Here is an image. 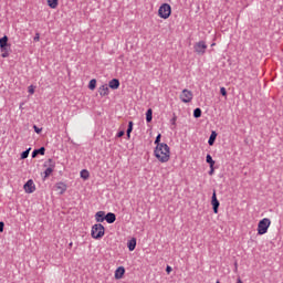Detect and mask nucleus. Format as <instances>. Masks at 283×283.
Wrapping results in <instances>:
<instances>
[{"mask_svg": "<svg viewBox=\"0 0 283 283\" xmlns=\"http://www.w3.org/2000/svg\"><path fill=\"white\" fill-rule=\"evenodd\" d=\"M216 138H218V133H216V130H212L208 140V145L213 146V144L216 143Z\"/></svg>", "mask_w": 283, "mask_h": 283, "instance_id": "nucleus-15", "label": "nucleus"}, {"mask_svg": "<svg viewBox=\"0 0 283 283\" xmlns=\"http://www.w3.org/2000/svg\"><path fill=\"white\" fill-rule=\"evenodd\" d=\"M108 87H111V90H118V87H120V82L116 78H113L109 81Z\"/></svg>", "mask_w": 283, "mask_h": 283, "instance_id": "nucleus-12", "label": "nucleus"}, {"mask_svg": "<svg viewBox=\"0 0 283 283\" xmlns=\"http://www.w3.org/2000/svg\"><path fill=\"white\" fill-rule=\"evenodd\" d=\"M220 94H221L222 96H227V88L221 87V88H220Z\"/></svg>", "mask_w": 283, "mask_h": 283, "instance_id": "nucleus-30", "label": "nucleus"}, {"mask_svg": "<svg viewBox=\"0 0 283 283\" xmlns=\"http://www.w3.org/2000/svg\"><path fill=\"white\" fill-rule=\"evenodd\" d=\"M8 48V35L0 39V49Z\"/></svg>", "mask_w": 283, "mask_h": 283, "instance_id": "nucleus-22", "label": "nucleus"}, {"mask_svg": "<svg viewBox=\"0 0 283 283\" xmlns=\"http://www.w3.org/2000/svg\"><path fill=\"white\" fill-rule=\"evenodd\" d=\"M159 19H169L171 17V6L169 3H163L158 9Z\"/></svg>", "mask_w": 283, "mask_h": 283, "instance_id": "nucleus-4", "label": "nucleus"}, {"mask_svg": "<svg viewBox=\"0 0 283 283\" xmlns=\"http://www.w3.org/2000/svg\"><path fill=\"white\" fill-rule=\"evenodd\" d=\"M39 154H40L41 156H45V148H44V147H41V148H39V149L33 150V153H32V158H36V156H39Z\"/></svg>", "mask_w": 283, "mask_h": 283, "instance_id": "nucleus-16", "label": "nucleus"}, {"mask_svg": "<svg viewBox=\"0 0 283 283\" xmlns=\"http://www.w3.org/2000/svg\"><path fill=\"white\" fill-rule=\"evenodd\" d=\"M206 161L208 163V165H210V169H213V165H216V161L213 160L211 155H207Z\"/></svg>", "mask_w": 283, "mask_h": 283, "instance_id": "nucleus-23", "label": "nucleus"}, {"mask_svg": "<svg viewBox=\"0 0 283 283\" xmlns=\"http://www.w3.org/2000/svg\"><path fill=\"white\" fill-rule=\"evenodd\" d=\"M213 171H214V170H213V166H212V168H210L209 175H210V176H213Z\"/></svg>", "mask_w": 283, "mask_h": 283, "instance_id": "nucleus-36", "label": "nucleus"}, {"mask_svg": "<svg viewBox=\"0 0 283 283\" xmlns=\"http://www.w3.org/2000/svg\"><path fill=\"white\" fill-rule=\"evenodd\" d=\"M81 178H83V180H87L90 178V171H87L86 169H83L81 171Z\"/></svg>", "mask_w": 283, "mask_h": 283, "instance_id": "nucleus-24", "label": "nucleus"}, {"mask_svg": "<svg viewBox=\"0 0 283 283\" xmlns=\"http://www.w3.org/2000/svg\"><path fill=\"white\" fill-rule=\"evenodd\" d=\"M124 275H125L124 266H119L115 270V275H114L115 280H123Z\"/></svg>", "mask_w": 283, "mask_h": 283, "instance_id": "nucleus-10", "label": "nucleus"}, {"mask_svg": "<svg viewBox=\"0 0 283 283\" xmlns=\"http://www.w3.org/2000/svg\"><path fill=\"white\" fill-rule=\"evenodd\" d=\"M212 209L214 213H218V209L220 207V201H218V197L216 196V191L212 193V200H211Z\"/></svg>", "mask_w": 283, "mask_h": 283, "instance_id": "nucleus-8", "label": "nucleus"}, {"mask_svg": "<svg viewBox=\"0 0 283 283\" xmlns=\"http://www.w3.org/2000/svg\"><path fill=\"white\" fill-rule=\"evenodd\" d=\"M33 129L35 132V134H41L42 129L36 127V125L33 126Z\"/></svg>", "mask_w": 283, "mask_h": 283, "instance_id": "nucleus-33", "label": "nucleus"}, {"mask_svg": "<svg viewBox=\"0 0 283 283\" xmlns=\"http://www.w3.org/2000/svg\"><path fill=\"white\" fill-rule=\"evenodd\" d=\"M55 191H57L60 196H63V193L67 191V185H65L64 182H57L55 185Z\"/></svg>", "mask_w": 283, "mask_h": 283, "instance_id": "nucleus-9", "label": "nucleus"}, {"mask_svg": "<svg viewBox=\"0 0 283 283\" xmlns=\"http://www.w3.org/2000/svg\"><path fill=\"white\" fill-rule=\"evenodd\" d=\"M271 227V219L269 218H263L259 221L258 223V235H264L269 233V228Z\"/></svg>", "mask_w": 283, "mask_h": 283, "instance_id": "nucleus-2", "label": "nucleus"}, {"mask_svg": "<svg viewBox=\"0 0 283 283\" xmlns=\"http://www.w3.org/2000/svg\"><path fill=\"white\" fill-rule=\"evenodd\" d=\"M160 138H161V135L160 134H158L157 135V137H156V139H155V145H163V143H160Z\"/></svg>", "mask_w": 283, "mask_h": 283, "instance_id": "nucleus-29", "label": "nucleus"}, {"mask_svg": "<svg viewBox=\"0 0 283 283\" xmlns=\"http://www.w3.org/2000/svg\"><path fill=\"white\" fill-rule=\"evenodd\" d=\"M237 283H243V282H242V279L238 277V279H237Z\"/></svg>", "mask_w": 283, "mask_h": 283, "instance_id": "nucleus-38", "label": "nucleus"}, {"mask_svg": "<svg viewBox=\"0 0 283 283\" xmlns=\"http://www.w3.org/2000/svg\"><path fill=\"white\" fill-rule=\"evenodd\" d=\"M105 218H106L105 211H97V212L95 213V220H96V222H105Z\"/></svg>", "mask_w": 283, "mask_h": 283, "instance_id": "nucleus-13", "label": "nucleus"}, {"mask_svg": "<svg viewBox=\"0 0 283 283\" xmlns=\"http://www.w3.org/2000/svg\"><path fill=\"white\" fill-rule=\"evenodd\" d=\"M128 251H134L136 249V238H133L127 243Z\"/></svg>", "mask_w": 283, "mask_h": 283, "instance_id": "nucleus-20", "label": "nucleus"}, {"mask_svg": "<svg viewBox=\"0 0 283 283\" xmlns=\"http://www.w3.org/2000/svg\"><path fill=\"white\" fill-rule=\"evenodd\" d=\"M132 132H134V122L128 123V128H127V138H132Z\"/></svg>", "mask_w": 283, "mask_h": 283, "instance_id": "nucleus-21", "label": "nucleus"}, {"mask_svg": "<svg viewBox=\"0 0 283 283\" xmlns=\"http://www.w3.org/2000/svg\"><path fill=\"white\" fill-rule=\"evenodd\" d=\"M193 116H195V118H200V116H202V109L196 108L193 111Z\"/></svg>", "mask_w": 283, "mask_h": 283, "instance_id": "nucleus-26", "label": "nucleus"}, {"mask_svg": "<svg viewBox=\"0 0 283 283\" xmlns=\"http://www.w3.org/2000/svg\"><path fill=\"white\" fill-rule=\"evenodd\" d=\"M123 136H125V132L120 130L119 133H117V138H123Z\"/></svg>", "mask_w": 283, "mask_h": 283, "instance_id": "nucleus-34", "label": "nucleus"}, {"mask_svg": "<svg viewBox=\"0 0 283 283\" xmlns=\"http://www.w3.org/2000/svg\"><path fill=\"white\" fill-rule=\"evenodd\" d=\"M180 101L182 103H191V101H193V93L187 88L182 90Z\"/></svg>", "mask_w": 283, "mask_h": 283, "instance_id": "nucleus-6", "label": "nucleus"}, {"mask_svg": "<svg viewBox=\"0 0 283 283\" xmlns=\"http://www.w3.org/2000/svg\"><path fill=\"white\" fill-rule=\"evenodd\" d=\"M0 52L2 59H8V56H10V49H8V46L0 49Z\"/></svg>", "mask_w": 283, "mask_h": 283, "instance_id": "nucleus-19", "label": "nucleus"}, {"mask_svg": "<svg viewBox=\"0 0 283 283\" xmlns=\"http://www.w3.org/2000/svg\"><path fill=\"white\" fill-rule=\"evenodd\" d=\"M52 171H54L53 168H46L44 171V178H49V176H52Z\"/></svg>", "mask_w": 283, "mask_h": 283, "instance_id": "nucleus-27", "label": "nucleus"}, {"mask_svg": "<svg viewBox=\"0 0 283 283\" xmlns=\"http://www.w3.org/2000/svg\"><path fill=\"white\" fill-rule=\"evenodd\" d=\"M91 235L94 240H101L105 235V227L101 223H96L92 227Z\"/></svg>", "mask_w": 283, "mask_h": 283, "instance_id": "nucleus-3", "label": "nucleus"}, {"mask_svg": "<svg viewBox=\"0 0 283 283\" xmlns=\"http://www.w3.org/2000/svg\"><path fill=\"white\" fill-rule=\"evenodd\" d=\"M99 96H108L109 95V86L107 84H103L98 88Z\"/></svg>", "mask_w": 283, "mask_h": 283, "instance_id": "nucleus-11", "label": "nucleus"}, {"mask_svg": "<svg viewBox=\"0 0 283 283\" xmlns=\"http://www.w3.org/2000/svg\"><path fill=\"white\" fill-rule=\"evenodd\" d=\"M154 118V111L151 108H148L146 112V123H151Z\"/></svg>", "mask_w": 283, "mask_h": 283, "instance_id": "nucleus-18", "label": "nucleus"}, {"mask_svg": "<svg viewBox=\"0 0 283 283\" xmlns=\"http://www.w3.org/2000/svg\"><path fill=\"white\" fill-rule=\"evenodd\" d=\"M29 94H34V86L30 85L28 88Z\"/></svg>", "mask_w": 283, "mask_h": 283, "instance_id": "nucleus-32", "label": "nucleus"}, {"mask_svg": "<svg viewBox=\"0 0 283 283\" xmlns=\"http://www.w3.org/2000/svg\"><path fill=\"white\" fill-rule=\"evenodd\" d=\"M214 45H216V43H212V44H211V48H213Z\"/></svg>", "mask_w": 283, "mask_h": 283, "instance_id": "nucleus-39", "label": "nucleus"}, {"mask_svg": "<svg viewBox=\"0 0 283 283\" xmlns=\"http://www.w3.org/2000/svg\"><path fill=\"white\" fill-rule=\"evenodd\" d=\"M154 154L159 163H169V159L171 158V149L169 148V145L165 143L158 144Z\"/></svg>", "mask_w": 283, "mask_h": 283, "instance_id": "nucleus-1", "label": "nucleus"}, {"mask_svg": "<svg viewBox=\"0 0 283 283\" xmlns=\"http://www.w3.org/2000/svg\"><path fill=\"white\" fill-rule=\"evenodd\" d=\"M23 189H24L25 193H34V191H36V185H34V180L29 179L24 184Z\"/></svg>", "mask_w": 283, "mask_h": 283, "instance_id": "nucleus-7", "label": "nucleus"}, {"mask_svg": "<svg viewBox=\"0 0 283 283\" xmlns=\"http://www.w3.org/2000/svg\"><path fill=\"white\" fill-rule=\"evenodd\" d=\"M88 90H96V80H91L88 83Z\"/></svg>", "mask_w": 283, "mask_h": 283, "instance_id": "nucleus-25", "label": "nucleus"}, {"mask_svg": "<svg viewBox=\"0 0 283 283\" xmlns=\"http://www.w3.org/2000/svg\"><path fill=\"white\" fill-rule=\"evenodd\" d=\"M105 220L108 224H114V222H116V214L108 212L105 217Z\"/></svg>", "mask_w": 283, "mask_h": 283, "instance_id": "nucleus-14", "label": "nucleus"}, {"mask_svg": "<svg viewBox=\"0 0 283 283\" xmlns=\"http://www.w3.org/2000/svg\"><path fill=\"white\" fill-rule=\"evenodd\" d=\"M193 50H195L196 54H199L200 56H202L207 52V42L199 41V42L195 43Z\"/></svg>", "mask_w": 283, "mask_h": 283, "instance_id": "nucleus-5", "label": "nucleus"}, {"mask_svg": "<svg viewBox=\"0 0 283 283\" xmlns=\"http://www.w3.org/2000/svg\"><path fill=\"white\" fill-rule=\"evenodd\" d=\"M30 156V148L28 150H24L22 154H21V158L22 160H25V158H28Z\"/></svg>", "mask_w": 283, "mask_h": 283, "instance_id": "nucleus-28", "label": "nucleus"}, {"mask_svg": "<svg viewBox=\"0 0 283 283\" xmlns=\"http://www.w3.org/2000/svg\"><path fill=\"white\" fill-rule=\"evenodd\" d=\"M216 283H220V281H217Z\"/></svg>", "mask_w": 283, "mask_h": 283, "instance_id": "nucleus-40", "label": "nucleus"}, {"mask_svg": "<svg viewBox=\"0 0 283 283\" xmlns=\"http://www.w3.org/2000/svg\"><path fill=\"white\" fill-rule=\"evenodd\" d=\"M33 41H35V42L41 41V35L39 33H36L35 36L33 38Z\"/></svg>", "mask_w": 283, "mask_h": 283, "instance_id": "nucleus-31", "label": "nucleus"}, {"mask_svg": "<svg viewBox=\"0 0 283 283\" xmlns=\"http://www.w3.org/2000/svg\"><path fill=\"white\" fill-rule=\"evenodd\" d=\"M49 8L56 10L59 8V0H46Z\"/></svg>", "mask_w": 283, "mask_h": 283, "instance_id": "nucleus-17", "label": "nucleus"}, {"mask_svg": "<svg viewBox=\"0 0 283 283\" xmlns=\"http://www.w3.org/2000/svg\"><path fill=\"white\" fill-rule=\"evenodd\" d=\"M3 227H4V223L0 222V233H3Z\"/></svg>", "mask_w": 283, "mask_h": 283, "instance_id": "nucleus-35", "label": "nucleus"}, {"mask_svg": "<svg viewBox=\"0 0 283 283\" xmlns=\"http://www.w3.org/2000/svg\"><path fill=\"white\" fill-rule=\"evenodd\" d=\"M170 271H171V266L168 265V266L166 268V272L169 273Z\"/></svg>", "mask_w": 283, "mask_h": 283, "instance_id": "nucleus-37", "label": "nucleus"}]
</instances>
